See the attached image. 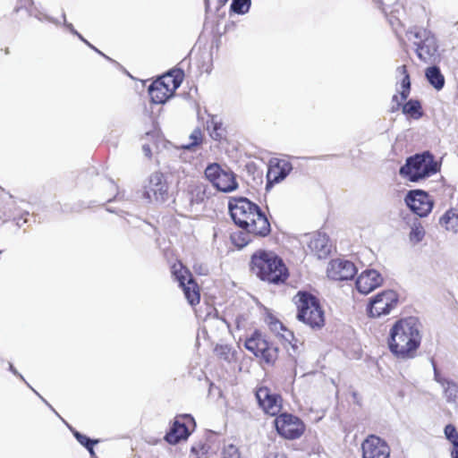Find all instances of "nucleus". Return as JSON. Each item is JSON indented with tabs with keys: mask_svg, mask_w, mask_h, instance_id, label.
<instances>
[{
	"mask_svg": "<svg viewBox=\"0 0 458 458\" xmlns=\"http://www.w3.org/2000/svg\"><path fill=\"white\" fill-rule=\"evenodd\" d=\"M231 216L239 227L255 237H266L271 232V225L260 208L247 198H232L229 200Z\"/></svg>",
	"mask_w": 458,
	"mask_h": 458,
	"instance_id": "nucleus-1",
	"label": "nucleus"
},
{
	"mask_svg": "<svg viewBox=\"0 0 458 458\" xmlns=\"http://www.w3.org/2000/svg\"><path fill=\"white\" fill-rule=\"evenodd\" d=\"M421 335L414 318H405L394 323L390 331L388 347L394 357L409 360L416 356L420 346Z\"/></svg>",
	"mask_w": 458,
	"mask_h": 458,
	"instance_id": "nucleus-2",
	"label": "nucleus"
},
{
	"mask_svg": "<svg viewBox=\"0 0 458 458\" xmlns=\"http://www.w3.org/2000/svg\"><path fill=\"white\" fill-rule=\"evenodd\" d=\"M250 269L261 281L272 284H284L289 277V270L283 259L269 250L254 251L250 256Z\"/></svg>",
	"mask_w": 458,
	"mask_h": 458,
	"instance_id": "nucleus-3",
	"label": "nucleus"
},
{
	"mask_svg": "<svg viewBox=\"0 0 458 458\" xmlns=\"http://www.w3.org/2000/svg\"><path fill=\"white\" fill-rule=\"evenodd\" d=\"M297 318L313 329L325 325V311L319 300L307 292H299L295 296Z\"/></svg>",
	"mask_w": 458,
	"mask_h": 458,
	"instance_id": "nucleus-4",
	"label": "nucleus"
},
{
	"mask_svg": "<svg viewBox=\"0 0 458 458\" xmlns=\"http://www.w3.org/2000/svg\"><path fill=\"white\" fill-rule=\"evenodd\" d=\"M438 171L437 163L429 151L415 154L406 159L405 164L401 166L399 174L404 179L417 182Z\"/></svg>",
	"mask_w": 458,
	"mask_h": 458,
	"instance_id": "nucleus-5",
	"label": "nucleus"
},
{
	"mask_svg": "<svg viewBox=\"0 0 458 458\" xmlns=\"http://www.w3.org/2000/svg\"><path fill=\"white\" fill-rule=\"evenodd\" d=\"M396 74L400 78L401 90L399 91L400 97L395 94L392 98V101L394 103L392 111H397L402 107L404 114L413 119L420 118L423 115V111L419 100L410 99L403 104L411 93V77L407 66L405 64L398 66Z\"/></svg>",
	"mask_w": 458,
	"mask_h": 458,
	"instance_id": "nucleus-6",
	"label": "nucleus"
},
{
	"mask_svg": "<svg viewBox=\"0 0 458 458\" xmlns=\"http://www.w3.org/2000/svg\"><path fill=\"white\" fill-rule=\"evenodd\" d=\"M408 39L414 46L415 53L421 62L433 64L438 60L437 40L429 30L417 28L409 32Z\"/></svg>",
	"mask_w": 458,
	"mask_h": 458,
	"instance_id": "nucleus-7",
	"label": "nucleus"
},
{
	"mask_svg": "<svg viewBox=\"0 0 458 458\" xmlns=\"http://www.w3.org/2000/svg\"><path fill=\"white\" fill-rule=\"evenodd\" d=\"M244 346L265 364L274 365L278 359V347L260 330H255L247 337Z\"/></svg>",
	"mask_w": 458,
	"mask_h": 458,
	"instance_id": "nucleus-8",
	"label": "nucleus"
},
{
	"mask_svg": "<svg viewBox=\"0 0 458 458\" xmlns=\"http://www.w3.org/2000/svg\"><path fill=\"white\" fill-rule=\"evenodd\" d=\"M276 433L284 439L296 440L301 437L306 431L303 420L292 413L280 412L274 420Z\"/></svg>",
	"mask_w": 458,
	"mask_h": 458,
	"instance_id": "nucleus-9",
	"label": "nucleus"
},
{
	"mask_svg": "<svg viewBox=\"0 0 458 458\" xmlns=\"http://www.w3.org/2000/svg\"><path fill=\"white\" fill-rule=\"evenodd\" d=\"M182 77L168 72L154 81L148 88L151 102L155 104L165 103L178 89Z\"/></svg>",
	"mask_w": 458,
	"mask_h": 458,
	"instance_id": "nucleus-10",
	"label": "nucleus"
},
{
	"mask_svg": "<svg viewBox=\"0 0 458 458\" xmlns=\"http://www.w3.org/2000/svg\"><path fill=\"white\" fill-rule=\"evenodd\" d=\"M204 173L206 178L217 191L231 192L238 187L235 174L232 171L223 169L216 163L208 165Z\"/></svg>",
	"mask_w": 458,
	"mask_h": 458,
	"instance_id": "nucleus-11",
	"label": "nucleus"
},
{
	"mask_svg": "<svg viewBox=\"0 0 458 458\" xmlns=\"http://www.w3.org/2000/svg\"><path fill=\"white\" fill-rule=\"evenodd\" d=\"M399 295L395 291L385 290L370 299L367 306V313L370 318L388 315L396 308Z\"/></svg>",
	"mask_w": 458,
	"mask_h": 458,
	"instance_id": "nucleus-12",
	"label": "nucleus"
},
{
	"mask_svg": "<svg viewBox=\"0 0 458 458\" xmlns=\"http://www.w3.org/2000/svg\"><path fill=\"white\" fill-rule=\"evenodd\" d=\"M255 397L259 408L267 416H277L282 409L284 399L278 393L267 386H259L255 389Z\"/></svg>",
	"mask_w": 458,
	"mask_h": 458,
	"instance_id": "nucleus-13",
	"label": "nucleus"
},
{
	"mask_svg": "<svg viewBox=\"0 0 458 458\" xmlns=\"http://www.w3.org/2000/svg\"><path fill=\"white\" fill-rule=\"evenodd\" d=\"M196 422L190 414H179L174 419V421L165 436V440L176 445L181 441L188 439L191 434L195 430Z\"/></svg>",
	"mask_w": 458,
	"mask_h": 458,
	"instance_id": "nucleus-14",
	"label": "nucleus"
},
{
	"mask_svg": "<svg viewBox=\"0 0 458 458\" xmlns=\"http://www.w3.org/2000/svg\"><path fill=\"white\" fill-rule=\"evenodd\" d=\"M143 198L149 203L165 202L168 199V183L160 172L153 173L144 186Z\"/></svg>",
	"mask_w": 458,
	"mask_h": 458,
	"instance_id": "nucleus-15",
	"label": "nucleus"
},
{
	"mask_svg": "<svg viewBox=\"0 0 458 458\" xmlns=\"http://www.w3.org/2000/svg\"><path fill=\"white\" fill-rule=\"evenodd\" d=\"M391 448L380 437L370 434L361 443L362 458H390Z\"/></svg>",
	"mask_w": 458,
	"mask_h": 458,
	"instance_id": "nucleus-16",
	"label": "nucleus"
},
{
	"mask_svg": "<svg viewBox=\"0 0 458 458\" xmlns=\"http://www.w3.org/2000/svg\"><path fill=\"white\" fill-rule=\"evenodd\" d=\"M405 202L413 213L421 217L428 216L433 208L430 196L421 190L411 191L405 198Z\"/></svg>",
	"mask_w": 458,
	"mask_h": 458,
	"instance_id": "nucleus-17",
	"label": "nucleus"
},
{
	"mask_svg": "<svg viewBox=\"0 0 458 458\" xmlns=\"http://www.w3.org/2000/svg\"><path fill=\"white\" fill-rule=\"evenodd\" d=\"M356 273V267L352 261L341 259H332L327 268V277L334 281L350 280Z\"/></svg>",
	"mask_w": 458,
	"mask_h": 458,
	"instance_id": "nucleus-18",
	"label": "nucleus"
},
{
	"mask_svg": "<svg viewBox=\"0 0 458 458\" xmlns=\"http://www.w3.org/2000/svg\"><path fill=\"white\" fill-rule=\"evenodd\" d=\"M292 164L280 158H272L267 172V188L283 181L292 171Z\"/></svg>",
	"mask_w": 458,
	"mask_h": 458,
	"instance_id": "nucleus-19",
	"label": "nucleus"
},
{
	"mask_svg": "<svg viewBox=\"0 0 458 458\" xmlns=\"http://www.w3.org/2000/svg\"><path fill=\"white\" fill-rule=\"evenodd\" d=\"M332 247L329 237L321 233H314L307 243L309 253L319 259L327 258L331 254Z\"/></svg>",
	"mask_w": 458,
	"mask_h": 458,
	"instance_id": "nucleus-20",
	"label": "nucleus"
},
{
	"mask_svg": "<svg viewBox=\"0 0 458 458\" xmlns=\"http://www.w3.org/2000/svg\"><path fill=\"white\" fill-rule=\"evenodd\" d=\"M383 283L381 275L374 270L363 271L356 280V288L362 294H368L379 287Z\"/></svg>",
	"mask_w": 458,
	"mask_h": 458,
	"instance_id": "nucleus-21",
	"label": "nucleus"
},
{
	"mask_svg": "<svg viewBox=\"0 0 458 458\" xmlns=\"http://www.w3.org/2000/svg\"><path fill=\"white\" fill-rule=\"evenodd\" d=\"M184 293V296L191 306H196L200 301V287L193 279H189L184 284L179 285Z\"/></svg>",
	"mask_w": 458,
	"mask_h": 458,
	"instance_id": "nucleus-22",
	"label": "nucleus"
},
{
	"mask_svg": "<svg viewBox=\"0 0 458 458\" xmlns=\"http://www.w3.org/2000/svg\"><path fill=\"white\" fill-rule=\"evenodd\" d=\"M171 274L179 285L184 284L189 279H193V276L190 269L185 267L181 260H176L171 265Z\"/></svg>",
	"mask_w": 458,
	"mask_h": 458,
	"instance_id": "nucleus-23",
	"label": "nucleus"
},
{
	"mask_svg": "<svg viewBox=\"0 0 458 458\" xmlns=\"http://www.w3.org/2000/svg\"><path fill=\"white\" fill-rule=\"evenodd\" d=\"M440 225L447 231L458 232V213L455 209L447 210L439 220Z\"/></svg>",
	"mask_w": 458,
	"mask_h": 458,
	"instance_id": "nucleus-24",
	"label": "nucleus"
},
{
	"mask_svg": "<svg viewBox=\"0 0 458 458\" xmlns=\"http://www.w3.org/2000/svg\"><path fill=\"white\" fill-rule=\"evenodd\" d=\"M426 77L428 82L437 90L443 89L445 85V77L440 69L435 65L428 67L426 70Z\"/></svg>",
	"mask_w": 458,
	"mask_h": 458,
	"instance_id": "nucleus-25",
	"label": "nucleus"
},
{
	"mask_svg": "<svg viewBox=\"0 0 458 458\" xmlns=\"http://www.w3.org/2000/svg\"><path fill=\"white\" fill-rule=\"evenodd\" d=\"M208 130L209 131L210 137L216 141L220 142L226 139V130L223 126V123L215 120L214 118H212L209 122Z\"/></svg>",
	"mask_w": 458,
	"mask_h": 458,
	"instance_id": "nucleus-26",
	"label": "nucleus"
},
{
	"mask_svg": "<svg viewBox=\"0 0 458 458\" xmlns=\"http://www.w3.org/2000/svg\"><path fill=\"white\" fill-rule=\"evenodd\" d=\"M445 437L452 443V458H458V432L453 424H448L445 428Z\"/></svg>",
	"mask_w": 458,
	"mask_h": 458,
	"instance_id": "nucleus-27",
	"label": "nucleus"
},
{
	"mask_svg": "<svg viewBox=\"0 0 458 458\" xmlns=\"http://www.w3.org/2000/svg\"><path fill=\"white\" fill-rule=\"evenodd\" d=\"M251 235L253 234L248 233L246 230L244 232H234L231 234V241L233 245H235L239 249H242L248 245L252 241Z\"/></svg>",
	"mask_w": 458,
	"mask_h": 458,
	"instance_id": "nucleus-28",
	"label": "nucleus"
},
{
	"mask_svg": "<svg viewBox=\"0 0 458 458\" xmlns=\"http://www.w3.org/2000/svg\"><path fill=\"white\" fill-rule=\"evenodd\" d=\"M189 140L190 141L182 146L183 148L191 150L200 146L204 141V132L201 128H195L190 134Z\"/></svg>",
	"mask_w": 458,
	"mask_h": 458,
	"instance_id": "nucleus-29",
	"label": "nucleus"
},
{
	"mask_svg": "<svg viewBox=\"0 0 458 458\" xmlns=\"http://www.w3.org/2000/svg\"><path fill=\"white\" fill-rule=\"evenodd\" d=\"M444 394L448 403L458 404V383L453 381L447 383Z\"/></svg>",
	"mask_w": 458,
	"mask_h": 458,
	"instance_id": "nucleus-30",
	"label": "nucleus"
},
{
	"mask_svg": "<svg viewBox=\"0 0 458 458\" xmlns=\"http://www.w3.org/2000/svg\"><path fill=\"white\" fill-rule=\"evenodd\" d=\"M74 437L81 445L88 449L92 456L95 455L94 445L98 443V440H92L87 436L79 432L74 433Z\"/></svg>",
	"mask_w": 458,
	"mask_h": 458,
	"instance_id": "nucleus-31",
	"label": "nucleus"
},
{
	"mask_svg": "<svg viewBox=\"0 0 458 458\" xmlns=\"http://www.w3.org/2000/svg\"><path fill=\"white\" fill-rule=\"evenodd\" d=\"M210 449L211 447L208 442H199L191 447V453L196 458H202L208 456Z\"/></svg>",
	"mask_w": 458,
	"mask_h": 458,
	"instance_id": "nucleus-32",
	"label": "nucleus"
},
{
	"mask_svg": "<svg viewBox=\"0 0 458 458\" xmlns=\"http://www.w3.org/2000/svg\"><path fill=\"white\" fill-rule=\"evenodd\" d=\"M250 5V0H233L231 9L236 13H245Z\"/></svg>",
	"mask_w": 458,
	"mask_h": 458,
	"instance_id": "nucleus-33",
	"label": "nucleus"
},
{
	"mask_svg": "<svg viewBox=\"0 0 458 458\" xmlns=\"http://www.w3.org/2000/svg\"><path fill=\"white\" fill-rule=\"evenodd\" d=\"M425 235V230L421 225H415L410 233V240L414 242L422 241Z\"/></svg>",
	"mask_w": 458,
	"mask_h": 458,
	"instance_id": "nucleus-34",
	"label": "nucleus"
},
{
	"mask_svg": "<svg viewBox=\"0 0 458 458\" xmlns=\"http://www.w3.org/2000/svg\"><path fill=\"white\" fill-rule=\"evenodd\" d=\"M221 458H241L238 448L233 445H225L222 451Z\"/></svg>",
	"mask_w": 458,
	"mask_h": 458,
	"instance_id": "nucleus-35",
	"label": "nucleus"
},
{
	"mask_svg": "<svg viewBox=\"0 0 458 458\" xmlns=\"http://www.w3.org/2000/svg\"><path fill=\"white\" fill-rule=\"evenodd\" d=\"M268 325L270 329L276 332H279L280 330L284 328L283 323L276 318H270Z\"/></svg>",
	"mask_w": 458,
	"mask_h": 458,
	"instance_id": "nucleus-36",
	"label": "nucleus"
},
{
	"mask_svg": "<svg viewBox=\"0 0 458 458\" xmlns=\"http://www.w3.org/2000/svg\"><path fill=\"white\" fill-rule=\"evenodd\" d=\"M435 378H436L437 382L439 383L443 386L444 389L447 386V383L451 382L450 380H447L446 378L441 377L438 373H435Z\"/></svg>",
	"mask_w": 458,
	"mask_h": 458,
	"instance_id": "nucleus-37",
	"label": "nucleus"
},
{
	"mask_svg": "<svg viewBox=\"0 0 458 458\" xmlns=\"http://www.w3.org/2000/svg\"><path fill=\"white\" fill-rule=\"evenodd\" d=\"M195 188H196V190L199 191V193H201V194H202V196H204V195H205V193H206V190H205V186H204L203 184H201V183L197 184V185L195 186ZM200 199L202 200V199H203V197H201V198H200Z\"/></svg>",
	"mask_w": 458,
	"mask_h": 458,
	"instance_id": "nucleus-38",
	"label": "nucleus"
},
{
	"mask_svg": "<svg viewBox=\"0 0 458 458\" xmlns=\"http://www.w3.org/2000/svg\"><path fill=\"white\" fill-rule=\"evenodd\" d=\"M142 149L145 153V155L148 157H151L152 156V152H151V148L148 146V145H144L142 147Z\"/></svg>",
	"mask_w": 458,
	"mask_h": 458,
	"instance_id": "nucleus-39",
	"label": "nucleus"
},
{
	"mask_svg": "<svg viewBox=\"0 0 458 458\" xmlns=\"http://www.w3.org/2000/svg\"><path fill=\"white\" fill-rule=\"evenodd\" d=\"M267 458H287L284 454H269Z\"/></svg>",
	"mask_w": 458,
	"mask_h": 458,
	"instance_id": "nucleus-40",
	"label": "nucleus"
},
{
	"mask_svg": "<svg viewBox=\"0 0 458 458\" xmlns=\"http://www.w3.org/2000/svg\"><path fill=\"white\" fill-rule=\"evenodd\" d=\"M373 1L377 4V5L380 9H382V8H383V6H384L383 0H373Z\"/></svg>",
	"mask_w": 458,
	"mask_h": 458,
	"instance_id": "nucleus-41",
	"label": "nucleus"
},
{
	"mask_svg": "<svg viewBox=\"0 0 458 458\" xmlns=\"http://www.w3.org/2000/svg\"><path fill=\"white\" fill-rule=\"evenodd\" d=\"M4 51V54H5V55H8V54H9V48H8V47H5Z\"/></svg>",
	"mask_w": 458,
	"mask_h": 458,
	"instance_id": "nucleus-42",
	"label": "nucleus"
},
{
	"mask_svg": "<svg viewBox=\"0 0 458 458\" xmlns=\"http://www.w3.org/2000/svg\"><path fill=\"white\" fill-rule=\"evenodd\" d=\"M394 30H395V31H396V33H397V34L401 33V30H398V29H397V28H395Z\"/></svg>",
	"mask_w": 458,
	"mask_h": 458,
	"instance_id": "nucleus-43",
	"label": "nucleus"
}]
</instances>
